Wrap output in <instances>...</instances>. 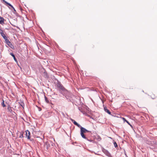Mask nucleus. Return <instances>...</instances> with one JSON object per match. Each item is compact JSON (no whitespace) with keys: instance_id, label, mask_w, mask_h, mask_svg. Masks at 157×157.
Here are the masks:
<instances>
[{"instance_id":"f257e3e1","label":"nucleus","mask_w":157,"mask_h":157,"mask_svg":"<svg viewBox=\"0 0 157 157\" xmlns=\"http://www.w3.org/2000/svg\"><path fill=\"white\" fill-rule=\"evenodd\" d=\"M80 134L82 137L84 139H87L86 133L89 132V131L81 126L80 127Z\"/></svg>"},{"instance_id":"f03ea898","label":"nucleus","mask_w":157,"mask_h":157,"mask_svg":"<svg viewBox=\"0 0 157 157\" xmlns=\"http://www.w3.org/2000/svg\"><path fill=\"white\" fill-rule=\"evenodd\" d=\"M61 94H62L64 96L66 99L70 101V98L71 97L72 94L67 90H66L63 92H60Z\"/></svg>"},{"instance_id":"7ed1b4c3","label":"nucleus","mask_w":157,"mask_h":157,"mask_svg":"<svg viewBox=\"0 0 157 157\" xmlns=\"http://www.w3.org/2000/svg\"><path fill=\"white\" fill-rule=\"evenodd\" d=\"M57 86L58 88H59L60 90L62 91V92H63L66 90L63 86L60 83H58Z\"/></svg>"},{"instance_id":"20e7f679","label":"nucleus","mask_w":157,"mask_h":157,"mask_svg":"<svg viewBox=\"0 0 157 157\" xmlns=\"http://www.w3.org/2000/svg\"><path fill=\"white\" fill-rule=\"evenodd\" d=\"M2 36L5 40V42L6 44L9 43V42H10V41L8 39L7 37L6 36L5 34H3V35H2Z\"/></svg>"},{"instance_id":"39448f33","label":"nucleus","mask_w":157,"mask_h":157,"mask_svg":"<svg viewBox=\"0 0 157 157\" xmlns=\"http://www.w3.org/2000/svg\"><path fill=\"white\" fill-rule=\"evenodd\" d=\"M26 137L27 138V139L29 140L30 138V132L28 130H27L26 131Z\"/></svg>"},{"instance_id":"423d86ee","label":"nucleus","mask_w":157,"mask_h":157,"mask_svg":"<svg viewBox=\"0 0 157 157\" xmlns=\"http://www.w3.org/2000/svg\"><path fill=\"white\" fill-rule=\"evenodd\" d=\"M42 72H43V75L44 77L45 78H48V75L47 72H46L45 70L43 69V71H42Z\"/></svg>"},{"instance_id":"0eeeda50","label":"nucleus","mask_w":157,"mask_h":157,"mask_svg":"<svg viewBox=\"0 0 157 157\" xmlns=\"http://www.w3.org/2000/svg\"><path fill=\"white\" fill-rule=\"evenodd\" d=\"M10 55H11L13 57L14 60V61L17 63H18L17 60V59L15 57V56L14 55V54L13 53H10Z\"/></svg>"},{"instance_id":"6e6552de","label":"nucleus","mask_w":157,"mask_h":157,"mask_svg":"<svg viewBox=\"0 0 157 157\" xmlns=\"http://www.w3.org/2000/svg\"><path fill=\"white\" fill-rule=\"evenodd\" d=\"M4 19L3 17H0V24L3 25L4 24Z\"/></svg>"},{"instance_id":"1a4fd4ad","label":"nucleus","mask_w":157,"mask_h":157,"mask_svg":"<svg viewBox=\"0 0 157 157\" xmlns=\"http://www.w3.org/2000/svg\"><path fill=\"white\" fill-rule=\"evenodd\" d=\"M11 48L14 49V46L11 43V42H9V43H8L7 44Z\"/></svg>"},{"instance_id":"9d476101","label":"nucleus","mask_w":157,"mask_h":157,"mask_svg":"<svg viewBox=\"0 0 157 157\" xmlns=\"http://www.w3.org/2000/svg\"><path fill=\"white\" fill-rule=\"evenodd\" d=\"M71 120L72 122L74 124L78 127V123H77L76 121H75L74 120L71 119Z\"/></svg>"},{"instance_id":"9b49d317","label":"nucleus","mask_w":157,"mask_h":157,"mask_svg":"<svg viewBox=\"0 0 157 157\" xmlns=\"http://www.w3.org/2000/svg\"><path fill=\"white\" fill-rule=\"evenodd\" d=\"M104 109L105 111V112H106L108 113L109 114H111V112L109 111L108 109H107V107H105L104 108Z\"/></svg>"},{"instance_id":"f8f14e48","label":"nucleus","mask_w":157,"mask_h":157,"mask_svg":"<svg viewBox=\"0 0 157 157\" xmlns=\"http://www.w3.org/2000/svg\"><path fill=\"white\" fill-rule=\"evenodd\" d=\"M7 109L8 110V111L10 113H12V112H14L12 110L11 107L9 105L7 108Z\"/></svg>"},{"instance_id":"ddd939ff","label":"nucleus","mask_w":157,"mask_h":157,"mask_svg":"<svg viewBox=\"0 0 157 157\" xmlns=\"http://www.w3.org/2000/svg\"><path fill=\"white\" fill-rule=\"evenodd\" d=\"M80 101H81V102H80V103L81 105H84V99L82 98V100H81V99H80Z\"/></svg>"},{"instance_id":"4468645a","label":"nucleus","mask_w":157,"mask_h":157,"mask_svg":"<svg viewBox=\"0 0 157 157\" xmlns=\"http://www.w3.org/2000/svg\"><path fill=\"white\" fill-rule=\"evenodd\" d=\"M102 151L104 153H105L106 155H108V154L109 153L108 151L105 149H103L102 150Z\"/></svg>"},{"instance_id":"2eb2a0df","label":"nucleus","mask_w":157,"mask_h":157,"mask_svg":"<svg viewBox=\"0 0 157 157\" xmlns=\"http://www.w3.org/2000/svg\"><path fill=\"white\" fill-rule=\"evenodd\" d=\"M20 105L22 106L24 108V106L25 105L24 103L23 102H21L20 103Z\"/></svg>"},{"instance_id":"dca6fc26","label":"nucleus","mask_w":157,"mask_h":157,"mask_svg":"<svg viewBox=\"0 0 157 157\" xmlns=\"http://www.w3.org/2000/svg\"><path fill=\"white\" fill-rule=\"evenodd\" d=\"M4 101L3 100H2V102L1 103L2 105L3 106V107H5L6 106V105L4 104Z\"/></svg>"},{"instance_id":"f3484780","label":"nucleus","mask_w":157,"mask_h":157,"mask_svg":"<svg viewBox=\"0 0 157 157\" xmlns=\"http://www.w3.org/2000/svg\"><path fill=\"white\" fill-rule=\"evenodd\" d=\"M44 98H45V101L46 102L48 103L49 102V100H48L47 98L45 96H44Z\"/></svg>"},{"instance_id":"a211bd4d","label":"nucleus","mask_w":157,"mask_h":157,"mask_svg":"<svg viewBox=\"0 0 157 157\" xmlns=\"http://www.w3.org/2000/svg\"><path fill=\"white\" fill-rule=\"evenodd\" d=\"M23 132H21L20 133V136H19V138H23Z\"/></svg>"},{"instance_id":"6ab92c4d","label":"nucleus","mask_w":157,"mask_h":157,"mask_svg":"<svg viewBox=\"0 0 157 157\" xmlns=\"http://www.w3.org/2000/svg\"><path fill=\"white\" fill-rule=\"evenodd\" d=\"M0 34H1V35L2 36L3 34H4L3 31L0 28Z\"/></svg>"},{"instance_id":"aec40b11","label":"nucleus","mask_w":157,"mask_h":157,"mask_svg":"<svg viewBox=\"0 0 157 157\" xmlns=\"http://www.w3.org/2000/svg\"><path fill=\"white\" fill-rule=\"evenodd\" d=\"M6 4L10 6H11V8H13V6L10 3L8 2L6 3Z\"/></svg>"},{"instance_id":"412c9836","label":"nucleus","mask_w":157,"mask_h":157,"mask_svg":"<svg viewBox=\"0 0 157 157\" xmlns=\"http://www.w3.org/2000/svg\"><path fill=\"white\" fill-rule=\"evenodd\" d=\"M114 144L115 147H117V143L116 142H115L114 143Z\"/></svg>"},{"instance_id":"4be33fe9","label":"nucleus","mask_w":157,"mask_h":157,"mask_svg":"<svg viewBox=\"0 0 157 157\" xmlns=\"http://www.w3.org/2000/svg\"><path fill=\"white\" fill-rule=\"evenodd\" d=\"M122 119L124 121H125L126 122V121H127L124 117H122Z\"/></svg>"},{"instance_id":"5701e85b","label":"nucleus","mask_w":157,"mask_h":157,"mask_svg":"<svg viewBox=\"0 0 157 157\" xmlns=\"http://www.w3.org/2000/svg\"><path fill=\"white\" fill-rule=\"evenodd\" d=\"M126 122L130 125L131 127H132V126L129 123L128 121H126Z\"/></svg>"},{"instance_id":"b1692460","label":"nucleus","mask_w":157,"mask_h":157,"mask_svg":"<svg viewBox=\"0 0 157 157\" xmlns=\"http://www.w3.org/2000/svg\"><path fill=\"white\" fill-rule=\"evenodd\" d=\"M12 8V10H14V11L16 12V10H15V9L13 7V8Z\"/></svg>"},{"instance_id":"393cba45","label":"nucleus","mask_w":157,"mask_h":157,"mask_svg":"<svg viewBox=\"0 0 157 157\" xmlns=\"http://www.w3.org/2000/svg\"><path fill=\"white\" fill-rule=\"evenodd\" d=\"M3 2H4L5 3H6H6H8L7 2L5 1V0H3Z\"/></svg>"},{"instance_id":"a878e982","label":"nucleus","mask_w":157,"mask_h":157,"mask_svg":"<svg viewBox=\"0 0 157 157\" xmlns=\"http://www.w3.org/2000/svg\"><path fill=\"white\" fill-rule=\"evenodd\" d=\"M81 112H82L83 114H85V112L84 111H81Z\"/></svg>"},{"instance_id":"bb28decb","label":"nucleus","mask_w":157,"mask_h":157,"mask_svg":"<svg viewBox=\"0 0 157 157\" xmlns=\"http://www.w3.org/2000/svg\"><path fill=\"white\" fill-rule=\"evenodd\" d=\"M10 7H9L10 9L11 10H12V8H11V6H10Z\"/></svg>"},{"instance_id":"cd10ccee","label":"nucleus","mask_w":157,"mask_h":157,"mask_svg":"<svg viewBox=\"0 0 157 157\" xmlns=\"http://www.w3.org/2000/svg\"><path fill=\"white\" fill-rule=\"evenodd\" d=\"M75 144H77V143H76V142H75ZM74 145H75V144H74ZM77 145V144H76V145Z\"/></svg>"},{"instance_id":"c85d7f7f","label":"nucleus","mask_w":157,"mask_h":157,"mask_svg":"<svg viewBox=\"0 0 157 157\" xmlns=\"http://www.w3.org/2000/svg\"><path fill=\"white\" fill-rule=\"evenodd\" d=\"M62 113L63 114V115L64 114V113L63 112H62Z\"/></svg>"},{"instance_id":"c756f323","label":"nucleus","mask_w":157,"mask_h":157,"mask_svg":"<svg viewBox=\"0 0 157 157\" xmlns=\"http://www.w3.org/2000/svg\"><path fill=\"white\" fill-rule=\"evenodd\" d=\"M151 97H152V98H153V97L152 96V95H151Z\"/></svg>"},{"instance_id":"7c9ffc66","label":"nucleus","mask_w":157,"mask_h":157,"mask_svg":"<svg viewBox=\"0 0 157 157\" xmlns=\"http://www.w3.org/2000/svg\"><path fill=\"white\" fill-rule=\"evenodd\" d=\"M6 29H8L7 28H6Z\"/></svg>"}]
</instances>
